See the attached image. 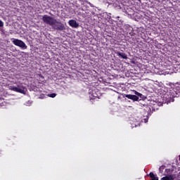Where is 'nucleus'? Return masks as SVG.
I'll use <instances>...</instances> for the list:
<instances>
[{
  "label": "nucleus",
  "instance_id": "1",
  "mask_svg": "<svg viewBox=\"0 0 180 180\" xmlns=\"http://www.w3.org/2000/svg\"><path fill=\"white\" fill-rule=\"evenodd\" d=\"M42 20L46 25L51 26L53 29H56V30H65V26H64V24L61 23V22H58L53 17L44 15L42 16Z\"/></svg>",
  "mask_w": 180,
  "mask_h": 180
},
{
  "label": "nucleus",
  "instance_id": "2",
  "mask_svg": "<svg viewBox=\"0 0 180 180\" xmlns=\"http://www.w3.org/2000/svg\"><path fill=\"white\" fill-rule=\"evenodd\" d=\"M180 84L176 86V90L172 89L167 92L163 96V101L165 103H171L174 102V98H177L178 94H180Z\"/></svg>",
  "mask_w": 180,
  "mask_h": 180
},
{
  "label": "nucleus",
  "instance_id": "3",
  "mask_svg": "<svg viewBox=\"0 0 180 180\" xmlns=\"http://www.w3.org/2000/svg\"><path fill=\"white\" fill-rule=\"evenodd\" d=\"M165 170V171H164ZM159 172L160 174H162L165 176H171L172 174V172H174V167H172L170 169H165V166L162 165L159 168Z\"/></svg>",
  "mask_w": 180,
  "mask_h": 180
},
{
  "label": "nucleus",
  "instance_id": "4",
  "mask_svg": "<svg viewBox=\"0 0 180 180\" xmlns=\"http://www.w3.org/2000/svg\"><path fill=\"white\" fill-rule=\"evenodd\" d=\"M9 89L14 91V92H19L20 94H26V88L23 86V84H18L17 86H10Z\"/></svg>",
  "mask_w": 180,
  "mask_h": 180
},
{
  "label": "nucleus",
  "instance_id": "5",
  "mask_svg": "<svg viewBox=\"0 0 180 180\" xmlns=\"http://www.w3.org/2000/svg\"><path fill=\"white\" fill-rule=\"evenodd\" d=\"M12 43L15 46H18V47H20V49H22V50H26L27 49V46L23 41L18 39H12Z\"/></svg>",
  "mask_w": 180,
  "mask_h": 180
},
{
  "label": "nucleus",
  "instance_id": "6",
  "mask_svg": "<svg viewBox=\"0 0 180 180\" xmlns=\"http://www.w3.org/2000/svg\"><path fill=\"white\" fill-rule=\"evenodd\" d=\"M68 23L69 26L71 27H75V29H77V27H79V24L75 20H69Z\"/></svg>",
  "mask_w": 180,
  "mask_h": 180
},
{
  "label": "nucleus",
  "instance_id": "7",
  "mask_svg": "<svg viewBox=\"0 0 180 180\" xmlns=\"http://www.w3.org/2000/svg\"><path fill=\"white\" fill-rule=\"evenodd\" d=\"M125 98H127L128 99H131V101H139V96L136 95H131V94H125Z\"/></svg>",
  "mask_w": 180,
  "mask_h": 180
},
{
  "label": "nucleus",
  "instance_id": "8",
  "mask_svg": "<svg viewBox=\"0 0 180 180\" xmlns=\"http://www.w3.org/2000/svg\"><path fill=\"white\" fill-rule=\"evenodd\" d=\"M175 178H176V175H172V176H169L162 177L161 179V180H174V179H175Z\"/></svg>",
  "mask_w": 180,
  "mask_h": 180
},
{
  "label": "nucleus",
  "instance_id": "9",
  "mask_svg": "<svg viewBox=\"0 0 180 180\" xmlns=\"http://www.w3.org/2000/svg\"><path fill=\"white\" fill-rule=\"evenodd\" d=\"M117 54L119 57H122V58H124V60H127V55H126V53L118 52Z\"/></svg>",
  "mask_w": 180,
  "mask_h": 180
},
{
  "label": "nucleus",
  "instance_id": "10",
  "mask_svg": "<svg viewBox=\"0 0 180 180\" xmlns=\"http://www.w3.org/2000/svg\"><path fill=\"white\" fill-rule=\"evenodd\" d=\"M149 175L150 176L151 180H158V177H157L154 173L150 172Z\"/></svg>",
  "mask_w": 180,
  "mask_h": 180
},
{
  "label": "nucleus",
  "instance_id": "11",
  "mask_svg": "<svg viewBox=\"0 0 180 180\" xmlns=\"http://www.w3.org/2000/svg\"><path fill=\"white\" fill-rule=\"evenodd\" d=\"M131 124L132 127H137V126H140V122L136 121V122H135V124L131 123Z\"/></svg>",
  "mask_w": 180,
  "mask_h": 180
},
{
  "label": "nucleus",
  "instance_id": "12",
  "mask_svg": "<svg viewBox=\"0 0 180 180\" xmlns=\"http://www.w3.org/2000/svg\"><path fill=\"white\" fill-rule=\"evenodd\" d=\"M92 95H93V97L90 96L91 99H95V98H98V95H96V94H94V91H93L91 96Z\"/></svg>",
  "mask_w": 180,
  "mask_h": 180
},
{
  "label": "nucleus",
  "instance_id": "13",
  "mask_svg": "<svg viewBox=\"0 0 180 180\" xmlns=\"http://www.w3.org/2000/svg\"><path fill=\"white\" fill-rule=\"evenodd\" d=\"M48 96H49V98H56V96H57V94L53 93V94H48Z\"/></svg>",
  "mask_w": 180,
  "mask_h": 180
},
{
  "label": "nucleus",
  "instance_id": "14",
  "mask_svg": "<svg viewBox=\"0 0 180 180\" xmlns=\"http://www.w3.org/2000/svg\"><path fill=\"white\" fill-rule=\"evenodd\" d=\"M30 105H32V101H27L25 103V106H30Z\"/></svg>",
  "mask_w": 180,
  "mask_h": 180
},
{
  "label": "nucleus",
  "instance_id": "15",
  "mask_svg": "<svg viewBox=\"0 0 180 180\" xmlns=\"http://www.w3.org/2000/svg\"><path fill=\"white\" fill-rule=\"evenodd\" d=\"M135 95H137L138 96L141 97L142 94L135 91Z\"/></svg>",
  "mask_w": 180,
  "mask_h": 180
},
{
  "label": "nucleus",
  "instance_id": "16",
  "mask_svg": "<svg viewBox=\"0 0 180 180\" xmlns=\"http://www.w3.org/2000/svg\"><path fill=\"white\" fill-rule=\"evenodd\" d=\"M177 176H178V179L180 180V167H179V172H178Z\"/></svg>",
  "mask_w": 180,
  "mask_h": 180
},
{
  "label": "nucleus",
  "instance_id": "17",
  "mask_svg": "<svg viewBox=\"0 0 180 180\" xmlns=\"http://www.w3.org/2000/svg\"><path fill=\"white\" fill-rule=\"evenodd\" d=\"M0 27H4V22L0 20Z\"/></svg>",
  "mask_w": 180,
  "mask_h": 180
},
{
  "label": "nucleus",
  "instance_id": "18",
  "mask_svg": "<svg viewBox=\"0 0 180 180\" xmlns=\"http://www.w3.org/2000/svg\"><path fill=\"white\" fill-rule=\"evenodd\" d=\"M143 122L144 123H147V122H148V117H146L145 119H143Z\"/></svg>",
  "mask_w": 180,
  "mask_h": 180
}]
</instances>
